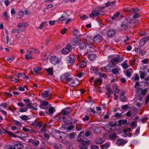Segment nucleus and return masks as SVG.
Returning a JSON list of instances; mask_svg holds the SVG:
<instances>
[{
    "label": "nucleus",
    "instance_id": "obj_1",
    "mask_svg": "<svg viewBox=\"0 0 149 149\" xmlns=\"http://www.w3.org/2000/svg\"><path fill=\"white\" fill-rule=\"evenodd\" d=\"M72 75L69 73H66L63 74L61 77L62 79H64L68 82H70L69 86L73 87L75 83V80L72 78Z\"/></svg>",
    "mask_w": 149,
    "mask_h": 149
},
{
    "label": "nucleus",
    "instance_id": "obj_2",
    "mask_svg": "<svg viewBox=\"0 0 149 149\" xmlns=\"http://www.w3.org/2000/svg\"><path fill=\"white\" fill-rule=\"evenodd\" d=\"M132 25V21L130 19L128 18H125L122 23L121 29L123 31H125L128 27H131Z\"/></svg>",
    "mask_w": 149,
    "mask_h": 149
},
{
    "label": "nucleus",
    "instance_id": "obj_3",
    "mask_svg": "<svg viewBox=\"0 0 149 149\" xmlns=\"http://www.w3.org/2000/svg\"><path fill=\"white\" fill-rule=\"evenodd\" d=\"M84 42L81 43L79 46V49H85L87 47L86 45L87 46H88L90 48L92 49V47L90 46V45H91L92 40L91 38H86V39H84Z\"/></svg>",
    "mask_w": 149,
    "mask_h": 149
},
{
    "label": "nucleus",
    "instance_id": "obj_4",
    "mask_svg": "<svg viewBox=\"0 0 149 149\" xmlns=\"http://www.w3.org/2000/svg\"><path fill=\"white\" fill-rule=\"evenodd\" d=\"M123 60V57H120V55H118L116 57H114L111 60V62L113 65H116L118 62H121Z\"/></svg>",
    "mask_w": 149,
    "mask_h": 149
},
{
    "label": "nucleus",
    "instance_id": "obj_5",
    "mask_svg": "<svg viewBox=\"0 0 149 149\" xmlns=\"http://www.w3.org/2000/svg\"><path fill=\"white\" fill-rule=\"evenodd\" d=\"M72 112L71 109L69 107H67L64 109H63L61 111V113L63 116L70 115Z\"/></svg>",
    "mask_w": 149,
    "mask_h": 149
},
{
    "label": "nucleus",
    "instance_id": "obj_6",
    "mask_svg": "<svg viewBox=\"0 0 149 149\" xmlns=\"http://www.w3.org/2000/svg\"><path fill=\"white\" fill-rule=\"evenodd\" d=\"M71 49L70 45L69 44H67L65 47L62 50L61 53L63 54H66L69 52Z\"/></svg>",
    "mask_w": 149,
    "mask_h": 149
},
{
    "label": "nucleus",
    "instance_id": "obj_7",
    "mask_svg": "<svg viewBox=\"0 0 149 149\" xmlns=\"http://www.w3.org/2000/svg\"><path fill=\"white\" fill-rule=\"evenodd\" d=\"M59 59L57 56H52L50 57V62L53 64L55 65L59 62Z\"/></svg>",
    "mask_w": 149,
    "mask_h": 149
},
{
    "label": "nucleus",
    "instance_id": "obj_8",
    "mask_svg": "<svg viewBox=\"0 0 149 149\" xmlns=\"http://www.w3.org/2000/svg\"><path fill=\"white\" fill-rule=\"evenodd\" d=\"M76 55H70L68 56V61L70 64L73 65L76 60Z\"/></svg>",
    "mask_w": 149,
    "mask_h": 149
},
{
    "label": "nucleus",
    "instance_id": "obj_9",
    "mask_svg": "<svg viewBox=\"0 0 149 149\" xmlns=\"http://www.w3.org/2000/svg\"><path fill=\"white\" fill-rule=\"evenodd\" d=\"M81 42L80 38H74L72 42V45H77L79 44Z\"/></svg>",
    "mask_w": 149,
    "mask_h": 149
},
{
    "label": "nucleus",
    "instance_id": "obj_10",
    "mask_svg": "<svg viewBox=\"0 0 149 149\" xmlns=\"http://www.w3.org/2000/svg\"><path fill=\"white\" fill-rule=\"evenodd\" d=\"M116 34L115 30L112 29H110L107 32V34L109 37H114Z\"/></svg>",
    "mask_w": 149,
    "mask_h": 149
},
{
    "label": "nucleus",
    "instance_id": "obj_11",
    "mask_svg": "<svg viewBox=\"0 0 149 149\" xmlns=\"http://www.w3.org/2000/svg\"><path fill=\"white\" fill-rule=\"evenodd\" d=\"M62 133H63L62 132L58 130L56 131L55 132V134L54 135V137L58 139L61 138L62 136L61 134Z\"/></svg>",
    "mask_w": 149,
    "mask_h": 149
},
{
    "label": "nucleus",
    "instance_id": "obj_12",
    "mask_svg": "<svg viewBox=\"0 0 149 149\" xmlns=\"http://www.w3.org/2000/svg\"><path fill=\"white\" fill-rule=\"evenodd\" d=\"M32 125L35 127L40 128L42 125V123L41 122H37L35 120L32 123Z\"/></svg>",
    "mask_w": 149,
    "mask_h": 149
},
{
    "label": "nucleus",
    "instance_id": "obj_13",
    "mask_svg": "<svg viewBox=\"0 0 149 149\" xmlns=\"http://www.w3.org/2000/svg\"><path fill=\"white\" fill-rule=\"evenodd\" d=\"M115 125L114 124H113L110 123L108 125L104 127V129L106 131L110 132L111 131V127L114 126Z\"/></svg>",
    "mask_w": 149,
    "mask_h": 149
},
{
    "label": "nucleus",
    "instance_id": "obj_14",
    "mask_svg": "<svg viewBox=\"0 0 149 149\" xmlns=\"http://www.w3.org/2000/svg\"><path fill=\"white\" fill-rule=\"evenodd\" d=\"M149 39V38H143L140 40L139 42V45L141 46H143Z\"/></svg>",
    "mask_w": 149,
    "mask_h": 149
},
{
    "label": "nucleus",
    "instance_id": "obj_15",
    "mask_svg": "<svg viewBox=\"0 0 149 149\" xmlns=\"http://www.w3.org/2000/svg\"><path fill=\"white\" fill-rule=\"evenodd\" d=\"M73 34L74 36L76 37H77V36L86 37L85 35L81 34L76 29L74 30L73 32Z\"/></svg>",
    "mask_w": 149,
    "mask_h": 149
},
{
    "label": "nucleus",
    "instance_id": "obj_16",
    "mask_svg": "<svg viewBox=\"0 0 149 149\" xmlns=\"http://www.w3.org/2000/svg\"><path fill=\"white\" fill-rule=\"evenodd\" d=\"M100 15L98 12L96 10H93L92 13L90 15V17L91 18H93L94 16H97Z\"/></svg>",
    "mask_w": 149,
    "mask_h": 149
},
{
    "label": "nucleus",
    "instance_id": "obj_17",
    "mask_svg": "<svg viewBox=\"0 0 149 149\" xmlns=\"http://www.w3.org/2000/svg\"><path fill=\"white\" fill-rule=\"evenodd\" d=\"M79 148L81 149H86L87 148V145L86 141L84 142H82L79 146Z\"/></svg>",
    "mask_w": 149,
    "mask_h": 149
},
{
    "label": "nucleus",
    "instance_id": "obj_18",
    "mask_svg": "<svg viewBox=\"0 0 149 149\" xmlns=\"http://www.w3.org/2000/svg\"><path fill=\"white\" fill-rule=\"evenodd\" d=\"M102 79L100 78L98 79L95 80L94 82V85L96 86L97 85H100L102 83Z\"/></svg>",
    "mask_w": 149,
    "mask_h": 149
},
{
    "label": "nucleus",
    "instance_id": "obj_19",
    "mask_svg": "<svg viewBox=\"0 0 149 149\" xmlns=\"http://www.w3.org/2000/svg\"><path fill=\"white\" fill-rule=\"evenodd\" d=\"M116 143L118 145L122 146L125 143V142L124 139H119L117 140Z\"/></svg>",
    "mask_w": 149,
    "mask_h": 149
},
{
    "label": "nucleus",
    "instance_id": "obj_20",
    "mask_svg": "<svg viewBox=\"0 0 149 149\" xmlns=\"http://www.w3.org/2000/svg\"><path fill=\"white\" fill-rule=\"evenodd\" d=\"M86 65V62L85 61H82L79 64V67L81 68H84Z\"/></svg>",
    "mask_w": 149,
    "mask_h": 149
},
{
    "label": "nucleus",
    "instance_id": "obj_21",
    "mask_svg": "<svg viewBox=\"0 0 149 149\" xmlns=\"http://www.w3.org/2000/svg\"><path fill=\"white\" fill-rule=\"evenodd\" d=\"M96 55L94 54H89L88 56V57L91 61H93L95 59Z\"/></svg>",
    "mask_w": 149,
    "mask_h": 149
},
{
    "label": "nucleus",
    "instance_id": "obj_22",
    "mask_svg": "<svg viewBox=\"0 0 149 149\" xmlns=\"http://www.w3.org/2000/svg\"><path fill=\"white\" fill-rule=\"evenodd\" d=\"M120 100L123 102L127 101V99L125 95V93H123L120 95Z\"/></svg>",
    "mask_w": 149,
    "mask_h": 149
},
{
    "label": "nucleus",
    "instance_id": "obj_23",
    "mask_svg": "<svg viewBox=\"0 0 149 149\" xmlns=\"http://www.w3.org/2000/svg\"><path fill=\"white\" fill-rule=\"evenodd\" d=\"M91 38L92 40L91 45L92 44L93 42H95L98 43L101 42L102 40V38Z\"/></svg>",
    "mask_w": 149,
    "mask_h": 149
},
{
    "label": "nucleus",
    "instance_id": "obj_24",
    "mask_svg": "<svg viewBox=\"0 0 149 149\" xmlns=\"http://www.w3.org/2000/svg\"><path fill=\"white\" fill-rule=\"evenodd\" d=\"M94 132L95 134H99L101 133V130L97 127H94L93 128Z\"/></svg>",
    "mask_w": 149,
    "mask_h": 149
},
{
    "label": "nucleus",
    "instance_id": "obj_25",
    "mask_svg": "<svg viewBox=\"0 0 149 149\" xmlns=\"http://www.w3.org/2000/svg\"><path fill=\"white\" fill-rule=\"evenodd\" d=\"M123 68L124 69H126L129 67V65L127 64V61L125 60L124 62L121 64Z\"/></svg>",
    "mask_w": 149,
    "mask_h": 149
},
{
    "label": "nucleus",
    "instance_id": "obj_26",
    "mask_svg": "<svg viewBox=\"0 0 149 149\" xmlns=\"http://www.w3.org/2000/svg\"><path fill=\"white\" fill-rule=\"evenodd\" d=\"M95 142L97 144H100L103 143V141L101 138L97 137L95 140Z\"/></svg>",
    "mask_w": 149,
    "mask_h": 149
},
{
    "label": "nucleus",
    "instance_id": "obj_27",
    "mask_svg": "<svg viewBox=\"0 0 149 149\" xmlns=\"http://www.w3.org/2000/svg\"><path fill=\"white\" fill-rule=\"evenodd\" d=\"M98 71V69L95 66L92 67L91 69V71L92 73L96 74Z\"/></svg>",
    "mask_w": 149,
    "mask_h": 149
},
{
    "label": "nucleus",
    "instance_id": "obj_28",
    "mask_svg": "<svg viewBox=\"0 0 149 149\" xmlns=\"http://www.w3.org/2000/svg\"><path fill=\"white\" fill-rule=\"evenodd\" d=\"M38 52V50L33 48H30L29 50V52L28 53H29V54H32L34 53H36Z\"/></svg>",
    "mask_w": 149,
    "mask_h": 149
},
{
    "label": "nucleus",
    "instance_id": "obj_29",
    "mask_svg": "<svg viewBox=\"0 0 149 149\" xmlns=\"http://www.w3.org/2000/svg\"><path fill=\"white\" fill-rule=\"evenodd\" d=\"M127 122V120L125 119L124 120H118V123L120 125H123L125 124Z\"/></svg>",
    "mask_w": 149,
    "mask_h": 149
},
{
    "label": "nucleus",
    "instance_id": "obj_30",
    "mask_svg": "<svg viewBox=\"0 0 149 149\" xmlns=\"http://www.w3.org/2000/svg\"><path fill=\"white\" fill-rule=\"evenodd\" d=\"M23 147V145L21 143H18L15 145V147L17 149H21Z\"/></svg>",
    "mask_w": 149,
    "mask_h": 149
},
{
    "label": "nucleus",
    "instance_id": "obj_31",
    "mask_svg": "<svg viewBox=\"0 0 149 149\" xmlns=\"http://www.w3.org/2000/svg\"><path fill=\"white\" fill-rule=\"evenodd\" d=\"M48 73L50 75H52L53 74V68H49L48 69H46Z\"/></svg>",
    "mask_w": 149,
    "mask_h": 149
},
{
    "label": "nucleus",
    "instance_id": "obj_32",
    "mask_svg": "<svg viewBox=\"0 0 149 149\" xmlns=\"http://www.w3.org/2000/svg\"><path fill=\"white\" fill-rule=\"evenodd\" d=\"M5 132L9 136H11L13 137H18L17 135L14 134L10 132L7 131V130H4Z\"/></svg>",
    "mask_w": 149,
    "mask_h": 149
},
{
    "label": "nucleus",
    "instance_id": "obj_33",
    "mask_svg": "<svg viewBox=\"0 0 149 149\" xmlns=\"http://www.w3.org/2000/svg\"><path fill=\"white\" fill-rule=\"evenodd\" d=\"M120 70V69L118 68H113L112 70V72L113 74H117L118 73Z\"/></svg>",
    "mask_w": 149,
    "mask_h": 149
},
{
    "label": "nucleus",
    "instance_id": "obj_34",
    "mask_svg": "<svg viewBox=\"0 0 149 149\" xmlns=\"http://www.w3.org/2000/svg\"><path fill=\"white\" fill-rule=\"evenodd\" d=\"M20 77L24 79L26 78L27 79L28 77L24 74L20 73L18 74V78H19Z\"/></svg>",
    "mask_w": 149,
    "mask_h": 149
},
{
    "label": "nucleus",
    "instance_id": "obj_35",
    "mask_svg": "<svg viewBox=\"0 0 149 149\" xmlns=\"http://www.w3.org/2000/svg\"><path fill=\"white\" fill-rule=\"evenodd\" d=\"M109 136L111 139H116L117 138V136L116 133L110 134Z\"/></svg>",
    "mask_w": 149,
    "mask_h": 149
},
{
    "label": "nucleus",
    "instance_id": "obj_36",
    "mask_svg": "<svg viewBox=\"0 0 149 149\" xmlns=\"http://www.w3.org/2000/svg\"><path fill=\"white\" fill-rule=\"evenodd\" d=\"M42 95L44 98H47L49 96L48 92L47 91H45L41 93Z\"/></svg>",
    "mask_w": 149,
    "mask_h": 149
},
{
    "label": "nucleus",
    "instance_id": "obj_37",
    "mask_svg": "<svg viewBox=\"0 0 149 149\" xmlns=\"http://www.w3.org/2000/svg\"><path fill=\"white\" fill-rule=\"evenodd\" d=\"M130 12L134 13H136L138 12L139 11V9L138 8H136L135 9H131L129 10Z\"/></svg>",
    "mask_w": 149,
    "mask_h": 149
},
{
    "label": "nucleus",
    "instance_id": "obj_38",
    "mask_svg": "<svg viewBox=\"0 0 149 149\" xmlns=\"http://www.w3.org/2000/svg\"><path fill=\"white\" fill-rule=\"evenodd\" d=\"M148 119V117L147 116L145 115L143 116L141 119V122L143 123H144L146 122Z\"/></svg>",
    "mask_w": 149,
    "mask_h": 149
},
{
    "label": "nucleus",
    "instance_id": "obj_39",
    "mask_svg": "<svg viewBox=\"0 0 149 149\" xmlns=\"http://www.w3.org/2000/svg\"><path fill=\"white\" fill-rule=\"evenodd\" d=\"M3 17H5V19H6L7 20H9L10 17L8 16L7 12H4L3 14Z\"/></svg>",
    "mask_w": 149,
    "mask_h": 149
},
{
    "label": "nucleus",
    "instance_id": "obj_40",
    "mask_svg": "<svg viewBox=\"0 0 149 149\" xmlns=\"http://www.w3.org/2000/svg\"><path fill=\"white\" fill-rule=\"evenodd\" d=\"M119 14L120 13L119 12L117 13L114 14L113 16L112 17V20H115L118 17Z\"/></svg>",
    "mask_w": 149,
    "mask_h": 149
},
{
    "label": "nucleus",
    "instance_id": "obj_41",
    "mask_svg": "<svg viewBox=\"0 0 149 149\" xmlns=\"http://www.w3.org/2000/svg\"><path fill=\"white\" fill-rule=\"evenodd\" d=\"M41 70V68L40 67H38L36 68H34L33 71L36 73H37L38 72Z\"/></svg>",
    "mask_w": 149,
    "mask_h": 149
},
{
    "label": "nucleus",
    "instance_id": "obj_42",
    "mask_svg": "<svg viewBox=\"0 0 149 149\" xmlns=\"http://www.w3.org/2000/svg\"><path fill=\"white\" fill-rule=\"evenodd\" d=\"M114 66L112 65L111 64H109L107 66L104 67L103 68L104 69H105L107 71L108 70V68H112Z\"/></svg>",
    "mask_w": 149,
    "mask_h": 149
},
{
    "label": "nucleus",
    "instance_id": "obj_43",
    "mask_svg": "<svg viewBox=\"0 0 149 149\" xmlns=\"http://www.w3.org/2000/svg\"><path fill=\"white\" fill-rule=\"evenodd\" d=\"M24 15V13L23 11H21L19 12L18 13V15L19 16V18L20 19Z\"/></svg>",
    "mask_w": 149,
    "mask_h": 149
},
{
    "label": "nucleus",
    "instance_id": "obj_44",
    "mask_svg": "<svg viewBox=\"0 0 149 149\" xmlns=\"http://www.w3.org/2000/svg\"><path fill=\"white\" fill-rule=\"evenodd\" d=\"M106 89L107 92V93H113V91L111 89L110 87L108 86H106Z\"/></svg>",
    "mask_w": 149,
    "mask_h": 149
},
{
    "label": "nucleus",
    "instance_id": "obj_45",
    "mask_svg": "<svg viewBox=\"0 0 149 149\" xmlns=\"http://www.w3.org/2000/svg\"><path fill=\"white\" fill-rule=\"evenodd\" d=\"M75 133H71L70 134L69 137L70 139H73L75 137Z\"/></svg>",
    "mask_w": 149,
    "mask_h": 149
},
{
    "label": "nucleus",
    "instance_id": "obj_46",
    "mask_svg": "<svg viewBox=\"0 0 149 149\" xmlns=\"http://www.w3.org/2000/svg\"><path fill=\"white\" fill-rule=\"evenodd\" d=\"M113 88L116 93H118L120 91L117 88V87L116 86H113Z\"/></svg>",
    "mask_w": 149,
    "mask_h": 149
},
{
    "label": "nucleus",
    "instance_id": "obj_47",
    "mask_svg": "<svg viewBox=\"0 0 149 149\" xmlns=\"http://www.w3.org/2000/svg\"><path fill=\"white\" fill-rule=\"evenodd\" d=\"M148 60L147 58H146L141 61V63H142L146 64L148 63Z\"/></svg>",
    "mask_w": 149,
    "mask_h": 149
},
{
    "label": "nucleus",
    "instance_id": "obj_48",
    "mask_svg": "<svg viewBox=\"0 0 149 149\" xmlns=\"http://www.w3.org/2000/svg\"><path fill=\"white\" fill-rule=\"evenodd\" d=\"M14 57L13 56H11L7 58V60L9 63H11L14 59Z\"/></svg>",
    "mask_w": 149,
    "mask_h": 149
},
{
    "label": "nucleus",
    "instance_id": "obj_49",
    "mask_svg": "<svg viewBox=\"0 0 149 149\" xmlns=\"http://www.w3.org/2000/svg\"><path fill=\"white\" fill-rule=\"evenodd\" d=\"M39 141H33L32 144L34 146H37L39 144Z\"/></svg>",
    "mask_w": 149,
    "mask_h": 149
},
{
    "label": "nucleus",
    "instance_id": "obj_50",
    "mask_svg": "<svg viewBox=\"0 0 149 149\" xmlns=\"http://www.w3.org/2000/svg\"><path fill=\"white\" fill-rule=\"evenodd\" d=\"M54 109L52 107H50L48 109V111L49 113L51 114H53Z\"/></svg>",
    "mask_w": 149,
    "mask_h": 149
},
{
    "label": "nucleus",
    "instance_id": "obj_51",
    "mask_svg": "<svg viewBox=\"0 0 149 149\" xmlns=\"http://www.w3.org/2000/svg\"><path fill=\"white\" fill-rule=\"evenodd\" d=\"M148 90L146 88L144 90H142L141 92V94L144 96L146 94Z\"/></svg>",
    "mask_w": 149,
    "mask_h": 149
},
{
    "label": "nucleus",
    "instance_id": "obj_52",
    "mask_svg": "<svg viewBox=\"0 0 149 149\" xmlns=\"http://www.w3.org/2000/svg\"><path fill=\"white\" fill-rule=\"evenodd\" d=\"M109 145L108 143H105L103 145H102V149L104 148H109Z\"/></svg>",
    "mask_w": 149,
    "mask_h": 149
},
{
    "label": "nucleus",
    "instance_id": "obj_53",
    "mask_svg": "<svg viewBox=\"0 0 149 149\" xmlns=\"http://www.w3.org/2000/svg\"><path fill=\"white\" fill-rule=\"evenodd\" d=\"M20 118L24 120H26L28 119V117L26 115H22L20 117Z\"/></svg>",
    "mask_w": 149,
    "mask_h": 149
},
{
    "label": "nucleus",
    "instance_id": "obj_54",
    "mask_svg": "<svg viewBox=\"0 0 149 149\" xmlns=\"http://www.w3.org/2000/svg\"><path fill=\"white\" fill-rule=\"evenodd\" d=\"M66 19L65 17L62 15L61 17L58 18V20L60 21H63L65 20Z\"/></svg>",
    "mask_w": 149,
    "mask_h": 149
},
{
    "label": "nucleus",
    "instance_id": "obj_55",
    "mask_svg": "<svg viewBox=\"0 0 149 149\" xmlns=\"http://www.w3.org/2000/svg\"><path fill=\"white\" fill-rule=\"evenodd\" d=\"M142 89L141 88H137L136 89V92L137 93H140L141 92Z\"/></svg>",
    "mask_w": 149,
    "mask_h": 149
},
{
    "label": "nucleus",
    "instance_id": "obj_56",
    "mask_svg": "<svg viewBox=\"0 0 149 149\" xmlns=\"http://www.w3.org/2000/svg\"><path fill=\"white\" fill-rule=\"evenodd\" d=\"M27 111V107L25 108H23L20 109L19 110V111L21 112H26Z\"/></svg>",
    "mask_w": 149,
    "mask_h": 149
},
{
    "label": "nucleus",
    "instance_id": "obj_57",
    "mask_svg": "<svg viewBox=\"0 0 149 149\" xmlns=\"http://www.w3.org/2000/svg\"><path fill=\"white\" fill-rule=\"evenodd\" d=\"M31 54H29V53H28V54H26L25 56V58L27 59H29L32 58V57L31 56Z\"/></svg>",
    "mask_w": 149,
    "mask_h": 149
},
{
    "label": "nucleus",
    "instance_id": "obj_58",
    "mask_svg": "<svg viewBox=\"0 0 149 149\" xmlns=\"http://www.w3.org/2000/svg\"><path fill=\"white\" fill-rule=\"evenodd\" d=\"M80 18L83 20H84L87 19L88 18V17L86 15H84L81 16Z\"/></svg>",
    "mask_w": 149,
    "mask_h": 149
},
{
    "label": "nucleus",
    "instance_id": "obj_59",
    "mask_svg": "<svg viewBox=\"0 0 149 149\" xmlns=\"http://www.w3.org/2000/svg\"><path fill=\"white\" fill-rule=\"evenodd\" d=\"M136 125L135 122L132 121L131 123V126L132 127L134 128L136 127Z\"/></svg>",
    "mask_w": 149,
    "mask_h": 149
},
{
    "label": "nucleus",
    "instance_id": "obj_60",
    "mask_svg": "<svg viewBox=\"0 0 149 149\" xmlns=\"http://www.w3.org/2000/svg\"><path fill=\"white\" fill-rule=\"evenodd\" d=\"M24 101L26 103V105H27L28 104H29L30 103V100L29 99H24Z\"/></svg>",
    "mask_w": 149,
    "mask_h": 149
},
{
    "label": "nucleus",
    "instance_id": "obj_61",
    "mask_svg": "<svg viewBox=\"0 0 149 149\" xmlns=\"http://www.w3.org/2000/svg\"><path fill=\"white\" fill-rule=\"evenodd\" d=\"M91 134V132L90 131H87L86 132L85 134V136L87 137L89 136Z\"/></svg>",
    "mask_w": 149,
    "mask_h": 149
},
{
    "label": "nucleus",
    "instance_id": "obj_62",
    "mask_svg": "<svg viewBox=\"0 0 149 149\" xmlns=\"http://www.w3.org/2000/svg\"><path fill=\"white\" fill-rule=\"evenodd\" d=\"M44 137L45 138L46 140H48L49 138V135L48 134H46L45 133H44Z\"/></svg>",
    "mask_w": 149,
    "mask_h": 149
},
{
    "label": "nucleus",
    "instance_id": "obj_63",
    "mask_svg": "<svg viewBox=\"0 0 149 149\" xmlns=\"http://www.w3.org/2000/svg\"><path fill=\"white\" fill-rule=\"evenodd\" d=\"M81 137H77V141L78 142H79L80 143H81L82 142H84V141L82 140L81 139Z\"/></svg>",
    "mask_w": 149,
    "mask_h": 149
},
{
    "label": "nucleus",
    "instance_id": "obj_64",
    "mask_svg": "<svg viewBox=\"0 0 149 149\" xmlns=\"http://www.w3.org/2000/svg\"><path fill=\"white\" fill-rule=\"evenodd\" d=\"M91 149H99V147L96 145H93L91 146Z\"/></svg>",
    "mask_w": 149,
    "mask_h": 149
}]
</instances>
